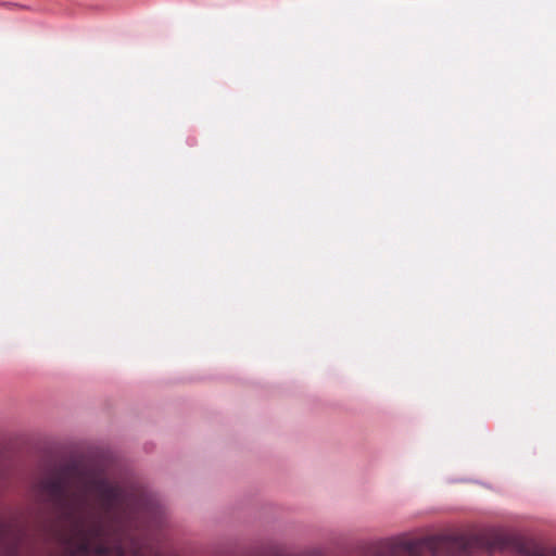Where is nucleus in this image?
I'll return each instance as SVG.
<instances>
[{
    "label": "nucleus",
    "mask_w": 556,
    "mask_h": 556,
    "mask_svg": "<svg viewBox=\"0 0 556 556\" xmlns=\"http://www.w3.org/2000/svg\"><path fill=\"white\" fill-rule=\"evenodd\" d=\"M93 484L103 510L110 514L117 509L123 501V490L112 485L105 479H99Z\"/></svg>",
    "instance_id": "1"
},
{
    "label": "nucleus",
    "mask_w": 556,
    "mask_h": 556,
    "mask_svg": "<svg viewBox=\"0 0 556 556\" xmlns=\"http://www.w3.org/2000/svg\"><path fill=\"white\" fill-rule=\"evenodd\" d=\"M520 555L523 556H556V548H547L533 539L520 535Z\"/></svg>",
    "instance_id": "2"
},
{
    "label": "nucleus",
    "mask_w": 556,
    "mask_h": 556,
    "mask_svg": "<svg viewBox=\"0 0 556 556\" xmlns=\"http://www.w3.org/2000/svg\"><path fill=\"white\" fill-rule=\"evenodd\" d=\"M60 505L62 507L61 519L68 523V530L66 535H73L74 525L77 521L83 522L85 518L83 516H77L74 507L66 501L61 502Z\"/></svg>",
    "instance_id": "3"
},
{
    "label": "nucleus",
    "mask_w": 556,
    "mask_h": 556,
    "mask_svg": "<svg viewBox=\"0 0 556 556\" xmlns=\"http://www.w3.org/2000/svg\"><path fill=\"white\" fill-rule=\"evenodd\" d=\"M48 490L51 493V495L59 500L60 503L65 501L66 485L63 480L54 479L50 481L48 484Z\"/></svg>",
    "instance_id": "4"
}]
</instances>
